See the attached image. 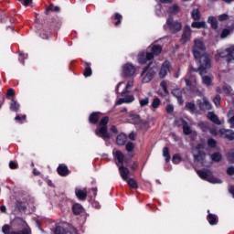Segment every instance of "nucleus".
<instances>
[{
    "label": "nucleus",
    "instance_id": "f257e3e1",
    "mask_svg": "<svg viewBox=\"0 0 234 234\" xmlns=\"http://www.w3.org/2000/svg\"><path fill=\"white\" fill-rule=\"evenodd\" d=\"M193 54L197 63L199 65V74H207L208 69H211V58L206 52V46H204L200 39L194 41Z\"/></svg>",
    "mask_w": 234,
    "mask_h": 234
},
{
    "label": "nucleus",
    "instance_id": "f03ea898",
    "mask_svg": "<svg viewBox=\"0 0 234 234\" xmlns=\"http://www.w3.org/2000/svg\"><path fill=\"white\" fill-rule=\"evenodd\" d=\"M220 58H228L229 67L234 69V46L218 50L215 55V59L220 61Z\"/></svg>",
    "mask_w": 234,
    "mask_h": 234
},
{
    "label": "nucleus",
    "instance_id": "7ed1b4c3",
    "mask_svg": "<svg viewBox=\"0 0 234 234\" xmlns=\"http://www.w3.org/2000/svg\"><path fill=\"white\" fill-rule=\"evenodd\" d=\"M157 72L158 65H156V63H150L147 67L143 69L141 73L142 83H149Z\"/></svg>",
    "mask_w": 234,
    "mask_h": 234
},
{
    "label": "nucleus",
    "instance_id": "20e7f679",
    "mask_svg": "<svg viewBox=\"0 0 234 234\" xmlns=\"http://www.w3.org/2000/svg\"><path fill=\"white\" fill-rule=\"evenodd\" d=\"M107 123H109V117H103L95 130L96 136L102 138V140H109L111 138V134L107 131Z\"/></svg>",
    "mask_w": 234,
    "mask_h": 234
},
{
    "label": "nucleus",
    "instance_id": "39448f33",
    "mask_svg": "<svg viewBox=\"0 0 234 234\" xmlns=\"http://www.w3.org/2000/svg\"><path fill=\"white\" fill-rule=\"evenodd\" d=\"M197 175L200 178H202V180H207L210 184H222V180L214 177L211 171L207 169L198 170Z\"/></svg>",
    "mask_w": 234,
    "mask_h": 234
},
{
    "label": "nucleus",
    "instance_id": "423d86ee",
    "mask_svg": "<svg viewBox=\"0 0 234 234\" xmlns=\"http://www.w3.org/2000/svg\"><path fill=\"white\" fill-rule=\"evenodd\" d=\"M122 87V90L121 91V96H125L128 92H131L133 87H134V80L130 79L127 83L125 82H119L116 89L115 92L120 94V88Z\"/></svg>",
    "mask_w": 234,
    "mask_h": 234
},
{
    "label": "nucleus",
    "instance_id": "0eeeda50",
    "mask_svg": "<svg viewBox=\"0 0 234 234\" xmlns=\"http://www.w3.org/2000/svg\"><path fill=\"white\" fill-rule=\"evenodd\" d=\"M165 28H169L172 34H176V32H180L182 30V23L178 21H174L173 18L169 17L166 20V25Z\"/></svg>",
    "mask_w": 234,
    "mask_h": 234
},
{
    "label": "nucleus",
    "instance_id": "6e6552de",
    "mask_svg": "<svg viewBox=\"0 0 234 234\" xmlns=\"http://www.w3.org/2000/svg\"><path fill=\"white\" fill-rule=\"evenodd\" d=\"M204 150V144H197V146L193 150V156L196 162H200L204 164V158H206V154L202 152Z\"/></svg>",
    "mask_w": 234,
    "mask_h": 234
},
{
    "label": "nucleus",
    "instance_id": "1a4fd4ad",
    "mask_svg": "<svg viewBox=\"0 0 234 234\" xmlns=\"http://www.w3.org/2000/svg\"><path fill=\"white\" fill-rule=\"evenodd\" d=\"M122 74L126 78H133L136 74V67L131 63H127L122 66Z\"/></svg>",
    "mask_w": 234,
    "mask_h": 234
},
{
    "label": "nucleus",
    "instance_id": "9d476101",
    "mask_svg": "<svg viewBox=\"0 0 234 234\" xmlns=\"http://www.w3.org/2000/svg\"><path fill=\"white\" fill-rule=\"evenodd\" d=\"M151 59H153V53L142 52L138 54V61L141 65H145V63L151 61Z\"/></svg>",
    "mask_w": 234,
    "mask_h": 234
},
{
    "label": "nucleus",
    "instance_id": "9b49d317",
    "mask_svg": "<svg viewBox=\"0 0 234 234\" xmlns=\"http://www.w3.org/2000/svg\"><path fill=\"white\" fill-rule=\"evenodd\" d=\"M191 39V27L189 26L185 27L180 42L184 45Z\"/></svg>",
    "mask_w": 234,
    "mask_h": 234
},
{
    "label": "nucleus",
    "instance_id": "f8f14e48",
    "mask_svg": "<svg viewBox=\"0 0 234 234\" xmlns=\"http://www.w3.org/2000/svg\"><path fill=\"white\" fill-rule=\"evenodd\" d=\"M219 134L221 138H227V140H234V132L232 130L220 129Z\"/></svg>",
    "mask_w": 234,
    "mask_h": 234
},
{
    "label": "nucleus",
    "instance_id": "ddd939ff",
    "mask_svg": "<svg viewBox=\"0 0 234 234\" xmlns=\"http://www.w3.org/2000/svg\"><path fill=\"white\" fill-rule=\"evenodd\" d=\"M171 67V63L169 61H165L161 67L159 71V78H165L167 76V72H169V68Z\"/></svg>",
    "mask_w": 234,
    "mask_h": 234
},
{
    "label": "nucleus",
    "instance_id": "4468645a",
    "mask_svg": "<svg viewBox=\"0 0 234 234\" xmlns=\"http://www.w3.org/2000/svg\"><path fill=\"white\" fill-rule=\"evenodd\" d=\"M119 173L124 182H127V180H129V175H131V171H129V168L121 165L119 166Z\"/></svg>",
    "mask_w": 234,
    "mask_h": 234
},
{
    "label": "nucleus",
    "instance_id": "2eb2a0df",
    "mask_svg": "<svg viewBox=\"0 0 234 234\" xmlns=\"http://www.w3.org/2000/svg\"><path fill=\"white\" fill-rule=\"evenodd\" d=\"M75 195L80 200H85L87 198V188L77 187L75 189Z\"/></svg>",
    "mask_w": 234,
    "mask_h": 234
},
{
    "label": "nucleus",
    "instance_id": "dca6fc26",
    "mask_svg": "<svg viewBox=\"0 0 234 234\" xmlns=\"http://www.w3.org/2000/svg\"><path fill=\"white\" fill-rule=\"evenodd\" d=\"M113 155H114L116 162H118V164H123L125 155H123V153H122V151L113 150Z\"/></svg>",
    "mask_w": 234,
    "mask_h": 234
},
{
    "label": "nucleus",
    "instance_id": "f3484780",
    "mask_svg": "<svg viewBox=\"0 0 234 234\" xmlns=\"http://www.w3.org/2000/svg\"><path fill=\"white\" fill-rule=\"evenodd\" d=\"M199 108L201 111H211V103L207 99L204 98L201 102H199Z\"/></svg>",
    "mask_w": 234,
    "mask_h": 234
},
{
    "label": "nucleus",
    "instance_id": "a211bd4d",
    "mask_svg": "<svg viewBox=\"0 0 234 234\" xmlns=\"http://www.w3.org/2000/svg\"><path fill=\"white\" fill-rule=\"evenodd\" d=\"M207 118L212 122L213 123H216V125H221L222 122L218 119V116H217L214 112H210L207 113Z\"/></svg>",
    "mask_w": 234,
    "mask_h": 234
},
{
    "label": "nucleus",
    "instance_id": "6ab92c4d",
    "mask_svg": "<svg viewBox=\"0 0 234 234\" xmlns=\"http://www.w3.org/2000/svg\"><path fill=\"white\" fill-rule=\"evenodd\" d=\"M202 83H203V85H206V87H211V85H213V76H211V75L203 76Z\"/></svg>",
    "mask_w": 234,
    "mask_h": 234
},
{
    "label": "nucleus",
    "instance_id": "aec40b11",
    "mask_svg": "<svg viewBox=\"0 0 234 234\" xmlns=\"http://www.w3.org/2000/svg\"><path fill=\"white\" fill-rule=\"evenodd\" d=\"M58 173L60 176H67L69 175V168L65 165H60L58 167Z\"/></svg>",
    "mask_w": 234,
    "mask_h": 234
},
{
    "label": "nucleus",
    "instance_id": "412c9836",
    "mask_svg": "<svg viewBox=\"0 0 234 234\" xmlns=\"http://www.w3.org/2000/svg\"><path fill=\"white\" fill-rule=\"evenodd\" d=\"M207 146L209 149H216L217 151H218V144L217 143V140L213 139V138H209L207 140Z\"/></svg>",
    "mask_w": 234,
    "mask_h": 234
},
{
    "label": "nucleus",
    "instance_id": "4be33fe9",
    "mask_svg": "<svg viewBox=\"0 0 234 234\" xmlns=\"http://www.w3.org/2000/svg\"><path fill=\"white\" fill-rule=\"evenodd\" d=\"M100 116H101V113L100 112H93L90 115V123H98V121L100 120Z\"/></svg>",
    "mask_w": 234,
    "mask_h": 234
},
{
    "label": "nucleus",
    "instance_id": "5701e85b",
    "mask_svg": "<svg viewBox=\"0 0 234 234\" xmlns=\"http://www.w3.org/2000/svg\"><path fill=\"white\" fill-rule=\"evenodd\" d=\"M125 142H127V135L121 133L117 136V144L118 145H125Z\"/></svg>",
    "mask_w": 234,
    "mask_h": 234
},
{
    "label": "nucleus",
    "instance_id": "b1692460",
    "mask_svg": "<svg viewBox=\"0 0 234 234\" xmlns=\"http://www.w3.org/2000/svg\"><path fill=\"white\" fill-rule=\"evenodd\" d=\"M151 51H152V54H153V58H154V56H158V54H160L162 52V46L154 45L151 48Z\"/></svg>",
    "mask_w": 234,
    "mask_h": 234
},
{
    "label": "nucleus",
    "instance_id": "393cba45",
    "mask_svg": "<svg viewBox=\"0 0 234 234\" xmlns=\"http://www.w3.org/2000/svg\"><path fill=\"white\" fill-rule=\"evenodd\" d=\"M207 220L210 226H215L218 222V218L216 215L208 214Z\"/></svg>",
    "mask_w": 234,
    "mask_h": 234
},
{
    "label": "nucleus",
    "instance_id": "a878e982",
    "mask_svg": "<svg viewBox=\"0 0 234 234\" xmlns=\"http://www.w3.org/2000/svg\"><path fill=\"white\" fill-rule=\"evenodd\" d=\"M20 105L18 104L16 100L12 99L10 102V111H13V112H17L19 110Z\"/></svg>",
    "mask_w": 234,
    "mask_h": 234
},
{
    "label": "nucleus",
    "instance_id": "bb28decb",
    "mask_svg": "<svg viewBox=\"0 0 234 234\" xmlns=\"http://www.w3.org/2000/svg\"><path fill=\"white\" fill-rule=\"evenodd\" d=\"M182 124H183V132L184 134H190L192 133L191 131V127L187 124V122H186V121H182Z\"/></svg>",
    "mask_w": 234,
    "mask_h": 234
},
{
    "label": "nucleus",
    "instance_id": "cd10ccee",
    "mask_svg": "<svg viewBox=\"0 0 234 234\" xmlns=\"http://www.w3.org/2000/svg\"><path fill=\"white\" fill-rule=\"evenodd\" d=\"M207 21L209 24H211L212 28H218V23L217 22V18L215 16H209Z\"/></svg>",
    "mask_w": 234,
    "mask_h": 234
},
{
    "label": "nucleus",
    "instance_id": "c85d7f7f",
    "mask_svg": "<svg viewBox=\"0 0 234 234\" xmlns=\"http://www.w3.org/2000/svg\"><path fill=\"white\" fill-rule=\"evenodd\" d=\"M83 212V207H81V205H80V204H75L74 206H73V213L75 214V215H80V214H81Z\"/></svg>",
    "mask_w": 234,
    "mask_h": 234
},
{
    "label": "nucleus",
    "instance_id": "c756f323",
    "mask_svg": "<svg viewBox=\"0 0 234 234\" xmlns=\"http://www.w3.org/2000/svg\"><path fill=\"white\" fill-rule=\"evenodd\" d=\"M227 159L230 164H234V148L228 152Z\"/></svg>",
    "mask_w": 234,
    "mask_h": 234
},
{
    "label": "nucleus",
    "instance_id": "7c9ffc66",
    "mask_svg": "<svg viewBox=\"0 0 234 234\" xmlns=\"http://www.w3.org/2000/svg\"><path fill=\"white\" fill-rule=\"evenodd\" d=\"M192 28H206V22H193Z\"/></svg>",
    "mask_w": 234,
    "mask_h": 234
},
{
    "label": "nucleus",
    "instance_id": "2f4dec72",
    "mask_svg": "<svg viewBox=\"0 0 234 234\" xmlns=\"http://www.w3.org/2000/svg\"><path fill=\"white\" fill-rule=\"evenodd\" d=\"M210 156L213 162H220V160H222V154H220V153H214Z\"/></svg>",
    "mask_w": 234,
    "mask_h": 234
},
{
    "label": "nucleus",
    "instance_id": "473e14b6",
    "mask_svg": "<svg viewBox=\"0 0 234 234\" xmlns=\"http://www.w3.org/2000/svg\"><path fill=\"white\" fill-rule=\"evenodd\" d=\"M163 156H165L166 163L171 160V155H169V148L165 147L163 149Z\"/></svg>",
    "mask_w": 234,
    "mask_h": 234
},
{
    "label": "nucleus",
    "instance_id": "72a5a7b5",
    "mask_svg": "<svg viewBox=\"0 0 234 234\" xmlns=\"http://www.w3.org/2000/svg\"><path fill=\"white\" fill-rule=\"evenodd\" d=\"M198 127H200L203 133H207V131H209V126H207V122H198Z\"/></svg>",
    "mask_w": 234,
    "mask_h": 234
},
{
    "label": "nucleus",
    "instance_id": "f704fd0d",
    "mask_svg": "<svg viewBox=\"0 0 234 234\" xmlns=\"http://www.w3.org/2000/svg\"><path fill=\"white\" fill-rule=\"evenodd\" d=\"M191 16L193 19L198 21V19H200V11H198V9H194L191 13Z\"/></svg>",
    "mask_w": 234,
    "mask_h": 234
},
{
    "label": "nucleus",
    "instance_id": "c9c22d12",
    "mask_svg": "<svg viewBox=\"0 0 234 234\" xmlns=\"http://www.w3.org/2000/svg\"><path fill=\"white\" fill-rule=\"evenodd\" d=\"M140 107H147L149 105V98L145 97L144 99L139 100Z\"/></svg>",
    "mask_w": 234,
    "mask_h": 234
},
{
    "label": "nucleus",
    "instance_id": "e433bc0d",
    "mask_svg": "<svg viewBox=\"0 0 234 234\" xmlns=\"http://www.w3.org/2000/svg\"><path fill=\"white\" fill-rule=\"evenodd\" d=\"M231 32L232 30L230 29H223L220 35L221 39H226V37H228L231 34Z\"/></svg>",
    "mask_w": 234,
    "mask_h": 234
},
{
    "label": "nucleus",
    "instance_id": "4c0bfd02",
    "mask_svg": "<svg viewBox=\"0 0 234 234\" xmlns=\"http://www.w3.org/2000/svg\"><path fill=\"white\" fill-rule=\"evenodd\" d=\"M126 182L128 186H130V187H133V189H136L138 187L136 181H134V179L133 178L127 179Z\"/></svg>",
    "mask_w": 234,
    "mask_h": 234
},
{
    "label": "nucleus",
    "instance_id": "58836bf2",
    "mask_svg": "<svg viewBox=\"0 0 234 234\" xmlns=\"http://www.w3.org/2000/svg\"><path fill=\"white\" fill-rule=\"evenodd\" d=\"M160 103H161L160 99L158 98L154 99L151 105L152 109H158L160 107Z\"/></svg>",
    "mask_w": 234,
    "mask_h": 234
},
{
    "label": "nucleus",
    "instance_id": "ea45409f",
    "mask_svg": "<svg viewBox=\"0 0 234 234\" xmlns=\"http://www.w3.org/2000/svg\"><path fill=\"white\" fill-rule=\"evenodd\" d=\"M169 12H170V14H172L173 16H175L176 14H178V12H179L178 5H174L172 7L169 8Z\"/></svg>",
    "mask_w": 234,
    "mask_h": 234
},
{
    "label": "nucleus",
    "instance_id": "a19ab883",
    "mask_svg": "<svg viewBox=\"0 0 234 234\" xmlns=\"http://www.w3.org/2000/svg\"><path fill=\"white\" fill-rule=\"evenodd\" d=\"M223 92H224V94H232L233 90L231 89L230 86L224 85L223 86Z\"/></svg>",
    "mask_w": 234,
    "mask_h": 234
},
{
    "label": "nucleus",
    "instance_id": "79ce46f5",
    "mask_svg": "<svg viewBox=\"0 0 234 234\" xmlns=\"http://www.w3.org/2000/svg\"><path fill=\"white\" fill-rule=\"evenodd\" d=\"M172 162L174 164H180V162H182V158H180V155L178 154H174L172 157Z\"/></svg>",
    "mask_w": 234,
    "mask_h": 234
},
{
    "label": "nucleus",
    "instance_id": "37998d69",
    "mask_svg": "<svg viewBox=\"0 0 234 234\" xmlns=\"http://www.w3.org/2000/svg\"><path fill=\"white\" fill-rule=\"evenodd\" d=\"M10 234H31L30 228H25L21 232H11Z\"/></svg>",
    "mask_w": 234,
    "mask_h": 234
},
{
    "label": "nucleus",
    "instance_id": "c03bdc74",
    "mask_svg": "<svg viewBox=\"0 0 234 234\" xmlns=\"http://www.w3.org/2000/svg\"><path fill=\"white\" fill-rule=\"evenodd\" d=\"M125 149L128 153H131L133 151V149H134V144L128 142L126 144Z\"/></svg>",
    "mask_w": 234,
    "mask_h": 234
},
{
    "label": "nucleus",
    "instance_id": "a18cd8bd",
    "mask_svg": "<svg viewBox=\"0 0 234 234\" xmlns=\"http://www.w3.org/2000/svg\"><path fill=\"white\" fill-rule=\"evenodd\" d=\"M167 114H172L175 112V107L172 104H168L165 107Z\"/></svg>",
    "mask_w": 234,
    "mask_h": 234
},
{
    "label": "nucleus",
    "instance_id": "49530a36",
    "mask_svg": "<svg viewBox=\"0 0 234 234\" xmlns=\"http://www.w3.org/2000/svg\"><path fill=\"white\" fill-rule=\"evenodd\" d=\"M122 15L116 13L114 19H116L117 21L115 22V27H118V25H120V23H122Z\"/></svg>",
    "mask_w": 234,
    "mask_h": 234
},
{
    "label": "nucleus",
    "instance_id": "de8ad7c7",
    "mask_svg": "<svg viewBox=\"0 0 234 234\" xmlns=\"http://www.w3.org/2000/svg\"><path fill=\"white\" fill-rule=\"evenodd\" d=\"M220 95H217L214 99H213V102L215 103L216 107H220Z\"/></svg>",
    "mask_w": 234,
    "mask_h": 234
},
{
    "label": "nucleus",
    "instance_id": "09e8293b",
    "mask_svg": "<svg viewBox=\"0 0 234 234\" xmlns=\"http://www.w3.org/2000/svg\"><path fill=\"white\" fill-rule=\"evenodd\" d=\"M84 76L85 78H89L92 74V69L90 67L85 68L84 69Z\"/></svg>",
    "mask_w": 234,
    "mask_h": 234
},
{
    "label": "nucleus",
    "instance_id": "8fccbe9b",
    "mask_svg": "<svg viewBox=\"0 0 234 234\" xmlns=\"http://www.w3.org/2000/svg\"><path fill=\"white\" fill-rule=\"evenodd\" d=\"M124 101H126V103H133V101H134V96L128 95V96L124 97Z\"/></svg>",
    "mask_w": 234,
    "mask_h": 234
},
{
    "label": "nucleus",
    "instance_id": "3c124183",
    "mask_svg": "<svg viewBox=\"0 0 234 234\" xmlns=\"http://www.w3.org/2000/svg\"><path fill=\"white\" fill-rule=\"evenodd\" d=\"M51 11V12H59L60 11V8L59 6H54V5H50L48 9H47V12L48 11Z\"/></svg>",
    "mask_w": 234,
    "mask_h": 234
},
{
    "label": "nucleus",
    "instance_id": "603ef678",
    "mask_svg": "<svg viewBox=\"0 0 234 234\" xmlns=\"http://www.w3.org/2000/svg\"><path fill=\"white\" fill-rule=\"evenodd\" d=\"M55 234H66L65 229L57 227L55 229Z\"/></svg>",
    "mask_w": 234,
    "mask_h": 234
},
{
    "label": "nucleus",
    "instance_id": "864d4df0",
    "mask_svg": "<svg viewBox=\"0 0 234 234\" xmlns=\"http://www.w3.org/2000/svg\"><path fill=\"white\" fill-rule=\"evenodd\" d=\"M2 232L4 234H10V226L4 225L3 228H2Z\"/></svg>",
    "mask_w": 234,
    "mask_h": 234
},
{
    "label": "nucleus",
    "instance_id": "5fc2aeb1",
    "mask_svg": "<svg viewBox=\"0 0 234 234\" xmlns=\"http://www.w3.org/2000/svg\"><path fill=\"white\" fill-rule=\"evenodd\" d=\"M229 19V16H228V14H222L218 16L219 21H228Z\"/></svg>",
    "mask_w": 234,
    "mask_h": 234
},
{
    "label": "nucleus",
    "instance_id": "6e6d98bb",
    "mask_svg": "<svg viewBox=\"0 0 234 234\" xmlns=\"http://www.w3.org/2000/svg\"><path fill=\"white\" fill-rule=\"evenodd\" d=\"M162 89L164 90V92L167 94V82L165 80L161 81L160 83Z\"/></svg>",
    "mask_w": 234,
    "mask_h": 234
},
{
    "label": "nucleus",
    "instance_id": "4d7b16f0",
    "mask_svg": "<svg viewBox=\"0 0 234 234\" xmlns=\"http://www.w3.org/2000/svg\"><path fill=\"white\" fill-rule=\"evenodd\" d=\"M11 96H16V91L14 89H9L6 93V98H10Z\"/></svg>",
    "mask_w": 234,
    "mask_h": 234
},
{
    "label": "nucleus",
    "instance_id": "13d9d810",
    "mask_svg": "<svg viewBox=\"0 0 234 234\" xmlns=\"http://www.w3.org/2000/svg\"><path fill=\"white\" fill-rule=\"evenodd\" d=\"M227 175H229V176H233V175H234V167L233 166H229L227 169Z\"/></svg>",
    "mask_w": 234,
    "mask_h": 234
},
{
    "label": "nucleus",
    "instance_id": "bf43d9fd",
    "mask_svg": "<svg viewBox=\"0 0 234 234\" xmlns=\"http://www.w3.org/2000/svg\"><path fill=\"white\" fill-rule=\"evenodd\" d=\"M66 234H78V230L75 228H69Z\"/></svg>",
    "mask_w": 234,
    "mask_h": 234
},
{
    "label": "nucleus",
    "instance_id": "052dcab7",
    "mask_svg": "<svg viewBox=\"0 0 234 234\" xmlns=\"http://www.w3.org/2000/svg\"><path fill=\"white\" fill-rule=\"evenodd\" d=\"M9 167H10V169H17V163L11 161L9 163Z\"/></svg>",
    "mask_w": 234,
    "mask_h": 234
},
{
    "label": "nucleus",
    "instance_id": "680f3d73",
    "mask_svg": "<svg viewBox=\"0 0 234 234\" xmlns=\"http://www.w3.org/2000/svg\"><path fill=\"white\" fill-rule=\"evenodd\" d=\"M186 109H188L189 111H195V104L189 102L186 104Z\"/></svg>",
    "mask_w": 234,
    "mask_h": 234
},
{
    "label": "nucleus",
    "instance_id": "e2e57ef3",
    "mask_svg": "<svg viewBox=\"0 0 234 234\" xmlns=\"http://www.w3.org/2000/svg\"><path fill=\"white\" fill-rule=\"evenodd\" d=\"M123 103H127L125 101V98H121L118 100V101L116 102V105H122Z\"/></svg>",
    "mask_w": 234,
    "mask_h": 234
},
{
    "label": "nucleus",
    "instance_id": "0e129e2a",
    "mask_svg": "<svg viewBox=\"0 0 234 234\" xmlns=\"http://www.w3.org/2000/svg\"><path fill=\"white\" fill-rule=\"evenodd\" d=\"M229 123L230 124V127L234 129V115L229 119Z\"/></svg>",
    "mask_w": 234,
    "mask_h": 234
},
{
    "label": "nucleus",
    "instance_id": "69168bd1",
    "mask_svg": "<svg viewBox=\"0 0 234 234\" xmlns=\"http://www.w3.org/2000/svg\"><path fill=\"white\" fill-rule=\"evenodd\" d=\"M32 0H24L22 2V5H24V6H28V5H31Z\"/></svg>",
    "mask_w": 234,
    "mask_h": 234
},
{
    "label": "nucleus",
    "instance_id": "338daca9",
    "mask_svg": "<svg viewBox=\"0 0 234 234\" xmlns=\"http://www.w3.org/2000/svg\"><path fill=\"white\" fill-rule=\"evenodd\" d=\"M209 133H210V134H212V136H217V134H218V133H217V130H215V129H210Z\"/></svg>",
    "mask_w": 234,
    "mask_h": 234
},
{
    "label": "nucleus",
    "instance_id": "774afa93",
    "mask_svg": "<svg viewBox=\"0 0 234 234\" xmlns=\"http://www.w3.org/2000/svg\"><path fill=\"white\" fill-rule=\"evenodd\" d=\"M129 138H130V140H136V133H130Z\"/></svg>",
    "mask_w": 234,
    "mask_h": 234
}]
</instances>
